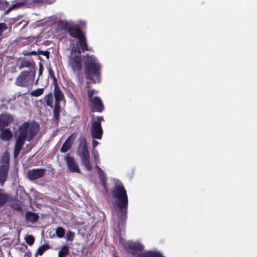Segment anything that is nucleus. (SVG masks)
I'll use <instances>...</instances> for the list:
<instances>
[{
    "label": "nucleus",
    "instance_id": "obj_14",
    "mask_svg": "<svg viewBox=\"0 0 257 257\" xmlns=\"http://www.w3.org/2000/svg\"><path fill=\"white\" fill-rule=\"evenodd\" d=\"M89 107L93 112H101L104 110V105L101 99L95 96L89 101Z\"/></svg>",
    "mask_w": 257,
    "mask_h": 257
},
{
    "label": "nucleus",
    "instance_id": "obj_3",
    "mask_svg": "<svg viewBox=\"0 0 257 257\" xmlns=\"http://www.w3.org/2000/svg\"><path fill=\"white\" fill-rule=\"evenodd\" d=\"M39 130V124L35 122H25L20 126L18 132L15 133L17 139L14 152L15 158L18 156L25 139L30 141Z\"/></svg>",
    "mask_w": 257,
    "mask_h": 257
},
{
    "label": "nucleus",
    "instance_id": "obj_9",
    "mask_svg": "<svg viewBox=\"0 0 257 257\" xmlns=\"http://www.w3.org/2000/svg\"><path fill=\"white\" fill-rule=\"evenodd\" d=\"M102 120H103L102 117H97L93 118L91 126V133L93 138L98 140L101 139L103 131L101 122Z\"/></svg>",
    "mask_w": 257,
    "mask_h": 257
},
{
    "label": "nucleus",
    "instance_id": "obj_20",
    "mask_svg": "<svg viewBox=\"0 0 257 257\" xmlns=\"http://www.w3.org/2000/svg\"><path fill=\"white\" fill-rule=\"evenodd\" d=\"M49 248V246L48 244H45L40 246L37 249L36 253V257L38 254L40 255H42L43 253L48 248Z\"/></svg>",
    "mask_w": 257,
    "mask_h": 257
},
{
    "label": "nucleus",
    "instance_id": "obj_8",
    "mask_svg": "<svg viewBox=\"0 0 257 257\" xmlns=\"http://www.w3.org/2000/svg\"><path fill=\"white\" fill-rule=\"evenodd\" d=\"M13 117L10 114H2L0 115V130L1 138L3 141H9L12 137V133L9 129H4L5 126H7L13 121Z\"/></svg>",
    "mask_w": 257,
    "mask_h": 257
},
{
    "label": "nucleus",
    "instance_id": "obj_39",
    "mask_svg": "<svg viewBox=\"0 0 257 257\" xmlns=\"http://www.w3.org/2000/svg\"><path fill=\"white\" fill-rule=\"evenodd\" d=\"M31 54L37 55L38 54V52H36L35 51H34L32 52Z\"/></svg>",
    "mask_w": 257,
    "mask_h": 257
},
{
    "label": "nucleus",
    "instance_id": "obj_16",
    "mask_svg": "<svg viewBox=\"0 0 257 257\" xmlns=\"http://www.w3.org/2000/svg\"><path fill=\"white\" fill-rule=\"evenodd\" d=\"M76 137L77 134L75 133H73L70 136H69V137L63 144L60 149L61 152L63 153L66 152L71 148Z\"/></svg>",
    "mask_w": 257,
    "mask_h": 257
},
{
    "label": "nucleus",
    "instance_id": "obj_31",
    "mask_svg": "<svg viewBox=\"0 0 257 257\" xmlns=\"http://www.w3.org/2000/svg\"><path fill=\"white\" fill-rule=\"evenodd\" d=\"M7 198L6 196L0 193V205L4 203L6 201Z\"/></svg>",
    "mask_w": 257,
    "mask_h": 257
},
{
    "label": "nucleus",
    "instance_id": "obj_17",
    "mask_svg": "<svg viewBox=\"0 0 257 257\" xmlns=\"http://www.w3.org/2000/svg\"><path fill=\"white\" fill-rule=\"evenodd\" d=\"M45 171V170L44 169H34L28 172V176L30 180H36L41 178Z\"/></svg>",
    "mask_w": 257,
    "mask_h": 257
},
{
    "label": "nucleus",
    "instance_id": "obj_18",
    "mask_svg": "<svg viewBox=\"0 0 257 257\" xmlns=\"http://www.w3.org/2000/svg\"><path fill=\"white\" fill-rule=\"evenodd\" d=\"M26 218L28 221L33 223L37 220L38 216L36 213L28 212L26 214Z\"/></svg>",
    "mask_w": 257,
    "mask_h": 257
},
{
    "label": "nucleus",
    "instance_id": "obj_12",
    "mask_svg": "<svg viewBox=\"0 0 257 257\" xmlns=\"http://www.w3.org/2000/svg\"><path fill=\"white\" fill-rule=\"evenodd\" d=\"M92 155L95 163V168L97 170V172L99 174V177L101 179L102 183L103 185L104 189L106 190V187L105 185V173L97 165V162L99 161V154L98 152L95 149L92 151Z\"/></svg>",
    "mask_w": 257,
    "mask_h": 257
},
{
    "label": "nucleus",
    "instance_id": "obj_15",
    "mask_svg": "<svg viewBox=\"0 0 257 257\" xmlns=\"http://www.w3.org/2000/svg\"><path fill=\"white\" fill-rule=\"evenodd\" d=\"M35 63L34 60L32 58H25L23 59L20 65V68H28L29 69L28 71H35Z\"/></svg>",
    "mask_w": 257,
    "mask_h": 257
},
{
    "label": "nucleus",
    "instance_id": "obj_33",
    "mask_svg": "<svg viewBox=\"0 0 257 257\" xmlns=\"http://www.w3.org/2000/svg\"><path fill=\"white\" fill-rule=\"evenodd\" d=\"M98 144V142L93 140L92 142V147L93 148V149H94V148H95Z\"/></svg>",
    "mask_w": 257,
    "mask_h": 257
},
{
    "label": "nucleus",
    "instance_id": "obj_32",
    "mask_svg": "<svg viewBox=\"0 0 257 257\" xmlns=\"http://www.w3.org/2000/svg\"><path fill=\"white\" fill-rule=\"evenodd\" d=\"M46 0H33L32 4H41L44 2H45Z\"/></svg>",
    "mask_w": 257,
    "mask_h": 257
},
{
    "label": "nucleus",
    "instance_id": "obj_11",
    "mask_svg": "<svg viewBox=\"0 0 257 257\" xmlns=\"http://www.w3.org/2000/svg\"><path fill=\"white\" fill-rule=\"evenodd\" d=\"M55 105L53 112H60L61 103H65L64 95L60 89L56 85L54 88Z\"/></svg>",
    "mask_w": 257,
    "mask_h": 257
},
{
    "label": "nucleus",
    "instance_id": "obj_35",
    "mask_svg": "<svg viewBox=\"0 0 257 257\" xmlns=\"http://www.w3.org/2000/svg\"><path fill=\"white\" fill-rule=\"evenodd\" d=\"M24 23V25H23V28H24L26 26H27L28 24V23L26 21H22L20 23V24H22V23Z\"/></svg>",
    "mask_w": 257,
    "mask_h": 257
},
{
    "label": "nucleus",
    "instance_id": "obj_19",
    "mask_svg": "<svg viewBox=\"0 0 257 257\" xmlns=\"http://www.w3.org/2000/svg\"><path fill=\"white\" fill-rule=\"evenodd\" d=\"M46 101L47 105L50 106L52 109L53 108V96L52 93H49L46 95L44 98Z\"/></svg>",
    "mask_w": 257,
    "mask_h": 257
},
{
    "label": "nucleus",
    "instance_id": "obj_4",
    "mask_svg": "<svg viewBox=\"0 0 257 257\" xmlns=\"http://www.w3.org/2000/svg\"><path fill=\"white\" fill-rule=\"evenodd\" d=\"M119 242L133 257H164L160 252L157 250H148L140 253L145 248L144 245L140 241L126 240L120 238Z\"/></svg>",
    "mask_w": 257,
    "mask_h": 257
},
{
    "label": "nucleus",
    "instance_id": "obj_25",
    "mask_svg": "<svg viewBox=\"0 0 257 257\" xmlns=\"http://www.w3.org/2000/svg\"><path fill=\"white\" fill-rule=\"evenodd\" d=\"M26 4V2H17L14 4L10 8V9H14L16 8H22Z\"/></svg>",
    "mask_w": 257,
    "mask_h": 257
},
{
    "label": "nucleus",
    "instance_id": "obj_38",
    "mask_svg": "<svg viewBox=\"0 0 257 257\" xmlns=\"http://www.w3.org/2000/svg\"><path fill=\"white\" fill-rule=\"evenodd\" d=\"M59 114V113H55V117L56 118H57L58 117Z\"/></svg>",
    "mask_w": 257,
    "mask_h": 257
},
{
    "label": "nucleus",
    "instance_id": "obj_29",
    "mask_svg": "<svg viewBox=\"0 0 257 257\" xmlns=\"http://www.w3.org/2000/svg\"><path fill=\"white\" fill-rule=\"evenodd\" d=\"M38 54H41L43 56H45L47 57V59L49 58V54L50 52L49 51H43V50H38Z\"/></svg>",
    "mask_w": 257,
    "mask_h": 257
},
{
    "label": "nucleus",
    "instance_id": "obj_1",
    "mask_svg": "<svg viewBox=\"0 0 257 257\" xmlns=\"http://www.w3.org/2000/svg\"><path fill=\"white\" fill-rule=\"evenodd\" d=\"M64 29L70 36L77 40L71 47L70 53L68 56V65L72 71L79 77L83 68V57L82 53L91 50L88 47L85 33L78 24L66 23Z\"/></svg>",
    "mask_w": 257,
    "mask_h": 257
},
{
    "label": "nucleus",
    "instance_id": "obj_36",
    "mask_svg": "<svg viewBox=\"0 0 257 257\" xmlns=\"http://www.w3.org/2000/svg\"><path fill=\"white\" fill-rule=\"evenodd\" d=\"M80 24L82 27H84L86 25V23L85 22H80Z\"/></svg>",
    "mask_w": 257,
    "mask_h": 257
},
{
    "label": "nucleus",
    "instance_id": "obj_37",
    "mask_svg": "<svg viewBox=\"0 0 257 257\" xmlns=\"http://www.w3.org/2000/svg\"><path fill=\"white\" fill-rule=\"evenodd\" d=\"M1 108H4L5 109H7V106H6L5 104H3L2 105Z\"/></svg>",
    "mask_w": 257,
    "mask_h": 257
},
{
    "label": "nucleus",
    "instance_id": "obj_24",
    "mask_svg": "<svg viewBox=\"0 0 257 257\" xmlns=\"http://www.w3.org/2000/svg\"><path fill=\"white\" fill-rule=\"evenodd\" d=\"M25 240L29 245H31L34 243L35 238L32 235H28L25 237Z\"/></svg>",
    "mask_w": 257,
    "mask_h": 257
},
{
    "label": "nucleus",
    "instance_id": "obj_28",
    "mask_svg": "<svg viewBox=\"0 0 257 257\" xmlns=\"http://www.w3.org/2000/svg\"><path fill=\"white\" fill-rule=\"evenodd\" d=\"M6 24L4 23H0V36L3 35V32L7 29Z\"/></svg>",
    "mask_w": 257,
    "mask_h": 257
},
{
    "label": "nucleus",
    "instance_id": "obj_6",
    "mask_svg": "<svg viewBox=\"0 0 257 257\" xmlns=\"http://www.w3.org/2000/svg\"><path fill=\"white\" fill-rule=\"evenodd\" d=\"M77 155L80 158L81 164L85 169L88 172L92 170V167L90 162V155L87 149L86 139L81 138L77 150Z\"/></svg>",
    "mask_w": 257,
    "mask_h": 257
},
{
    "label": "nucleus",
    "instance_id": "obj_7",
    "mask_svg": "<svg viewBox=\"0 0 257 257\" xmlns=\"http://www.w3.org/2000/svg\"><path fill=\"white\" fill-rule=\"evenodd\" d=\"M36 72L34 71H22L16 78L15 84L22 87H29L33 85Z\"/></svg>",
    "mask_w": 257,
    "mask_h": 257
},
{
    "label": "nucleus",
    "instance_id": "obj_30",
    "mask_svg": "<svg viewBox=\"0 0 257 257\" xmlns=\"http://www.w3.org/2000/svg\"><path fill=\"white\" fill-rule=\"evenodd\" d=\"M74 235V233H73L71 231H69V232H67L66 234V238L69 240H72L73 238Z\"/></svg>",
    "mask_w": 257,
    "mask_h": 257
},
{
    "label": "nucleus",
    "instance_id": "obj_26",
    "mask_svg": "<svg viewBox=\"0 0 257 257\" xmlns=\"http://www.w3.org/2000/svg\"><path fill=\"white\" fill-rule=\"evenodd\" d=\"M64 233H65L64 230L62 228L59 227L57 229L56 234H57V235L59 237H60V238L63 237L64 235Z\"/></svg>",
    "mask_w": 257,
    "mask_h": 257
},
{
    "label": "nucleus",
    "instance_id": "obj_21",
    "mask_svg": "<svg viewBox=\"0 0 257 257\" xmlns=\"http://www.w3.org/2000/svg\"><path fill=\"white\" fill-rule=\"evenodd\" d=\"M22 94L21 92H18V93L15 94L14 95L12 96V98H9L7 97H5L4 98H3V101L4 102L6 101L7 103H10V101L13 99L15 100L16 99V97H20L22 96Z\"/></svg>",
    "mask_w": 257,
    "mask_h": 257
},
{
    "label": "nucleus",
    "instance_id": "obj_5",
    "mask_svg": "<svg viewBox=\"0 0 257 257\" xmlns=\"http://www.w3.org/2000/svg\"><path fill=\"white\" fill-rule=\"evenodd\" d=\"M84 57L85 58L84 71L86 79L95 83L96 80L94 78L95 77L97 82H99L101 66L97 59L94 56L88 54L84 56Z\"/></svg>",
    "mask_w": 257,
    "mask_h": 257
},
{
    "label": "nucleus",
    "instance_id": "obj_27",
    "mask_svg": "<svg viewBox=\"0 0 257 257\" xmlns=\"http://www.w3.org/2000/svg\"><path fill=\"white\" fill-rule=\"evenodd\" d=\"M95 90L93 89H88L87 90V96L89 99V101L93 99V95H94Z\"/></svg>",
    "mask_w": 257,
    "mask_h": 257
},
{
    "label": "nucleus",
    "instance_id": "obj_2",
    "mask_svg": "<svg viewBox=\"0 0 257 257\" xmlns=\"http://www.w3.org/2000/svg\"><path fill=\"white\" fill-rule=\"evenodd\" d=\"M112 194L115 198V204L117 207V215L119 221L123 222L127 217L128 198L126 191L122 184L119 181H115Z\"/></svg>",
    "mask_w": 257,
    "mask_h": 257
},
{
    "label": "nucleus",
    "instance_id": "obj_13",
    "mask_svg": "<svg viewBox=\"0 0 257 257\" xmlns=\"http://www.w3.org/2000/svg\"><path fill=\"white\" fill-rule=\"evenodd\" d=\"M64 160L66 163L68 169L71 172L80 173L79 167L74 158L67 154L64 157Z\"/></svg>",
    "mask_w": 257,
    "mask_h": 257
},
{
    "label": "nucleus",
    "instance_id": "obj_10",
    "mask_svg": "<svg viewBox=\"0 0 257 257\" xmlns=\"http://www.w3.org/2000/svg\"><path fill=\"white\" fill-rule=\"evenodd\" d=\"M9 157L5 153L1 158L0 165V182L3 184L6 180L9 168Z\"/></svg>",
    "mask_w": 257,
    "mask_h": 257
},
{
    "label": "nucleus",
    "instance_id": "obj_23",
    "mask_svg": "<svg viewBox=\"0 0 257 257\" xmlns=\"http://www.w3.org/2000/svg\"><path fill=\"white\" fill-rule=\"evenodd\" d=\"M44 91V88H38L37 89L32 91L30 92V94L33 96L38 97L41 95L43 93Z\"/></svg>",
    "mask_w": 257,
    "mask_h": 257
},
{
    "label": "nucleus",
    "instance_id": "obj_22",
    "mask_svg": "<svg viewBox=\"0 0 257 257\" xmlns=\"http://www.w3.org/2000/svg\"><path fill=\"white\" fill-rule=\"evenodd\" d=\"M69 253V249L67 246H63L59 251L58 257H65Z\"/></svg>",
    "mask_w": 257,
    "mask_h": 257
},
{
    "label": "nucleus",
    "instance_id": "obj_34",
    "mask_svg": "<svg viewBox=\"0 0 257 257\" xmlns=\"http://www.w3.org/2000/svg\"><path fill=\"white\" fill-rule=\"evenodd\" d=\"M42 72H43V68H42V65L41 64H40V68H39V75L42 74Z\"/></svg>",
    "mask_w": 257,
    "mask_h": 257
}]
</instances>
